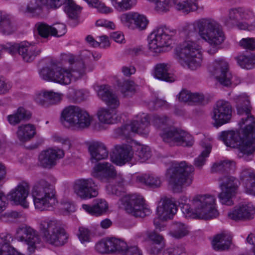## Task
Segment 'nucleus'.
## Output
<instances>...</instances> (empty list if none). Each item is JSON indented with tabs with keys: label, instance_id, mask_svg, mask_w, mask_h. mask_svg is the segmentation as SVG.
Segmentation results:
<instances>
[{
	"label": "nucleus",
	"instance_id": "f257e3e1",
	"mask_svg": "<svg viewBox=\"0 0 255 255\" xmlns=\"http://www.w3.org/2000/svg\"><path fill=\"white\" fill-rule=\"evenodd\" d=\"M219 138L227 146L238 148L240 157L246 161L252 159L255 152V128H234L223 131Z\"/></svg>",
	"mask_w": 255,
	"mask_h": 255
},
{
	"label": "nucleus",
	"instance_id": "f03ea898",
	"mask_svg": "<svg viewBox=\"0 0 255 255\" xmlns=\"http://www.w3.org/2000/svg\"><path fill=\"white\" fill-rule=\"evenodd\" d=\"M184 34L188 38L199 35L200 38L213 47L223 42L225 35L220 23L210 17H203L194 20L186 25Z\"/></svg>",
	"mask_w": 255,
	"mask_h": 255
},
{
	"label": "nucleus",
	"instance_id": "7ed1b4c3",
	"mask_svg": "<svg viewBox=\"0 0 255 255\" xmlns=\"http://www.w3.org/2000/svg\"><path fill=\"white\" fill-rule=\"evenodd\" d=\"M188 198L182 196L179 199V203L182 205L181 210L186 217L209 220L218 215L215 207V196L209 194H197L191 200V206L187 202Z\"/></svg>",
	"mask_w": 255,
	"mask_h": 255
},
{
	"label": "nucleus",
	"instance_id": "20e7f679",
	"mask_svg": "<svg viewBox=\"0 0 255 255\" xmlns=\"http://www.w3.org/2000/svg\"><path fill=\"white\" fill-rule=\"evenodd\" d=\"M85 62L77 60L68 68L59 66L56 62L51 61L50 65L43 67L39 72L41 79L49 82L67 85L72 81L81 79L85 74Z\"/></svg>",
	"mask_w": 255,
	"mask_h": 255
},
{
	"label": "nucleus",
	"instance_id": "39448f33",
	"mask_svg": "<svg viewBox=\"0 0 255 255\" xmlns=\"http://www.w3.org/2000/svg\"><path fill=\"white\" fill-rule=\"evenodd\" d=\"M56 179L47 177L38 180L33 185L31 195L35 208L40 211L49 210L58 203L54 184Z\"/></svg>",
	"mask_w": 255,
	"mask_h": 255
},
{
	"label": "nucleus",
	"instance_id": "423d86ee",
	"mask_svg": "<svg viewBox=\"0 0 255 255\" xmlns=\"http://www.w3.org/2000/svg\"><path fill=\"white\" fill-rule=\"evenodd\" d=\"M194 168L185 161H174L167 170L166 177L174 192H182L184 187L190 186L193 182Z\"/></svg>",
	"mask_w": 255,
	"mask_h": 255
},
{
	"label": "nucleus",
	"instance_id": "0eeeda50",
	"mask_svg": "<svg viewBox=\"0 0 255 255\" xmlns=\"http://www.w3.org/2000/svg\"><path fill=\"white\" fill-rule=\"evenodd\" d=\"M176 58L184 67L195 70L201 65L202 47L195 41L186 40L175 49Z\"/></svg>",
	"mask_w": 255,
	"mask_h": 255
},
{
	"label": "nucleus",
	"instance_id": "6e6552de",
	"mask_svg": "<svg viewBox=\"0 0 255 255\" xmlns=\"http://www.w3.org/2000/svg\"><path fill=\"white\" fill-rule=\"evenodd\" d=\"M60 122L63 126L69 128H88L95 126L96 122L86 110L76 105H69L63 109Z\"/></svg>",
	"mask_w": 255,
	"mask_h": 255
},
{
	"label": "nucleus",
	"instance_id": "1a4fd4ad",
	"mask_svg": "<svg viewBox=\"0 0 255 255\" xmlns=\"http://www.w3.org/2000/svg\"><path fill=\"white\" fill-rule=\"evenodd\" d=\"M176 31L169 27L161 26L155 28L148 36V49L153 56L164 52L165 47L169 46L172 42Z\"/></svg>",
	"mask_w": 255,
	"mask_h": 255
},
{
	"label": "nucleus",
	"instance_id": "9d476101",
	"mask_svg": "<svg viewBox=\"0 0 255 255\" xmlns=\"http://www.w3.org/2000/svg\"><path fill=\"white\" fill-rule=\"evenodd\" d=\"M39 228L43 239L51 245L62 246L68 239L65 231L59 226L56 221L43 219L40 221Z\"/></svg>",
	"mask_w": 255,
	"mask_h": 255
},
{
	"label": "nucleus",
	"instance_id": "9b49d317",
	"mask_svg": "<svg viewBox=\"0 0 255 255\" xmlns=\"http://www.w3.org/2000/svg\"><path fill=\"white\" fill-rule=\"evenodd\" d=\"M221 192L218 197L220 203L227 206H232L234 204L233 200L236 196L239 188L238 179L230 175L221 176L218 179Z\"/></svg>",
	"mask_w": 255,
	"mask_h": 255
},
{
	"label": "nucleus",
	"instance_id": "f8f14e48",
	"mask_svg": "<svg viewBox=\"0 0 255 255\" xmlns=\"http://www.w3.org/2000/svg\"><path fill=\"white\" fill-rule=\"evenodd\" d=\"M120 202L128 213L135 217L143 218L151 213L143 197L139 194L126 195L120 200Z\"/></svg>",
	"mask_w": 255,
	"mask_h": 255
},
{
	"label": "nucleus",
	"instance_id": "ddd939ff",
	"mask_svg": "<svg viewBox=\"0 0 255 255\" xmlns=\"http://www.w3.org/2000/svg\"><path fill=\"white\" fill-rule=\"evenodd\" d=\"M160 135L163 141L170 146L191 147L194 143L192 136L182 128H162Z\"/></svg>",
	"mask_w": 255,
	"mask_h": 255
},
{
	"label": "nucleus",
	"instance_id": "4468645a",
	"mask_svg": "<svg viewBox=\"0 0 255 255\" xmlns=\"http://www.w3.org/2000/svg\"><path fill=\"white\" fill-rule=\"evenodd\" d=\"M72 188L74 193L83 200L90 199L98 195V185L91 177L76 179Z\"/></svg>",
	"mask_w": 255,
	"mask_h": 255
},
{
	"label": "nucleus",
	"instance_id": "2eb2a0df",
	"mask_svg": "<svg viewBox=\"0 0 255 255\" xmlns=\"http://www.w3.org/2000/svg\"><path fill=\"white\" fill-rule=\"evenodd\" d=\"M212 72L220 83L224 86L236 85L240 82V79L232 75L229 69L228 62L224 58H218L214 61Z\"/></svg>",
	"mask_w": 255,
	"mask_h": 255
},
{
	"label": "nucleus",
	"instance_id": "dca6fc26",
	"mask_svg": "<svg viewBox=\"0 0 255 255\" xmlns=\"http://www.w3.org/2000/svg\"><path fill=\"white\" fill-rule=\"evenodd\" d=\"M235 100L238 114H245V118H242L238 122L240 128H255V119L250 114L252 107L249 98L245 94L236 96Z\"/></svg>",
	"mask_w": 255,
	"mask_h": 255
},
{
	"label": "nucleus",
	"instance_id": "f3484780",
	"mask_svg": "<svg viewBox=\"0 0 255 255\" xmlns=\"http://www.w3.org/2000/svg\"><path fill=\"white\" fill-rule=\"evenodd\" d=\"M15 238L18 241L27 246V249L30 253H33L36 245L40 242L37 231L25 225H21L16 229Z\"/></svg>",
	"mask_w": 255,
	"mask_h": 255
},
{
	"label": "nucleus",
	"instance_id": "a211bd4d",
	"mask_svg": "<svg viewBox=\"0 0 255 255\" xmlns=\"http://www.w3.org/2000/svg\"><path fill=\"white\" fill-rule=\"evenodd\" d=\"M5 50H7L11 54H14L17 51L23 60L27 62L32 61L41 52L40 49L37 48L34 45L27 41L13 44H8L5 47Z\"/></svg>",
	"mask_w": 255,
	"mask_h": 255
},
{
	"label": "nucleus",
	"instance_id": "6ab92c4d",
	"mask_svg": "<svg viewBox=\"0 0 255 255\" xmlns=\"http://www.w3.org/2000/svg\"><path fill=\"white\" fill-rule=\"evenodd\" d=\"M255 215V206L249 202L240 203L228 213V218L235 221L251 220Z\"/></svg>",
	"mask_w": 255,
	"mask_h": 255
},
{
	"label": "nucleus",
	"instance_id": "aec40b11",
	"mask_svg": "<svg viewBox=\"0 0 255 255\" xmlns=\"http://www.w3.org/2000/svg\"><path fill=\"white\" fill-rule=\"evenodd\" d=\"M232 106L227 101L220 100L215 105L212 118L214 121V125L221 127L229 122L232 117Z\"/></svg>",
	"mask_w": 255,
	"mask_h": 255
},
{
	"label": "nucleus",
	"instance_id": "412c9836",
	"mask_svg": "<svg viewBox=\"0 0 255 255\" xmlns=\"http://www.w3.org/2000/svg\"><path fill=\"white\" fill-rule=\"evenodd\" d=\"M30 186L26 181H22L9 193L8 196L10 201L16 205H20L24 208L29 207L27 198L29 195Z\"/></svg>",
	"mask_w": 255,
	"mask_h": 255
},
{
	"label": "nucleus",
	"instance_id": "4be33fe9",
	"mask_svg": "<svg viewBox=\"0 0 255 255\" xmlns=\"http://www.w3.org/2000/svg\"><path fill=\"white\" fill-rule=\"evenodd\" d=\"M223 22L226 26L232 27L236 25L241 30L253 31L255 29V20L251 23L240 21V7L230 8L227 17L224 18Z\"/></svg>",
	"mask_w": 255,
	"mask_h": 255
},
{
	"label": "nucleus",
	"instance_id": "5701e85b",
	"mask_svg": "<svg viewBox=\"0 0 255 255\" xmlns=\"http://www.w3.org/2000/svg\"><path fill=\"white\" fill-rule=\"evenodd\" d=\"M115 167L111 163L99 162L94 165L91 174L100 181L107 183L115 175Z\"/></svg>",
	"mask_w": 255,
	"mask_h": 255
},
{
	"label": "nucleus",
	"instance_id": "b1692460",
	"mask_svg": "<svg viewBox=\"0 0 255 255\" xmlns=\"http://www.w3.org/2000/svg\"><path fill=\"white\" fill-rule=\"evenodd\" d=\"M64 153L59 148H49L42 151L39 155L40 166L46 168H51L56 164L57 161L64 157Z\"/></svg>",
	"mask_w": 255,
	"mask_h": 255
},
{
	"label": "nucleus",
	"instance_id": "393cba45",
	"mask_svg": "<svg viewBox=\"0 0 255 255\" xmlns=\"http://www.w3.org/2000/svg\"><path fill=\"white\" fill-rule=\"evenodd\" d=\"M122 23L126 26L140 30L145 29L148 23L146 17L137 12H129L121 16Z\"/></svg>",
	"mask_w": 255,
	"mask_h": 255
},
{
	"label": "nucleus",
	"instance_id": "a878e982",
	"mask_svg": "<svg viewBox=\"0 0 255 255\" xmlns=\"http://www.w3.org/2000/svg\"><path fill=\"white\" fill-rule=\"evenodd\" d=\"M177 210V207L173 199L164 197L159 201L156 213L160 220H167L172 218Z\"/></svg>",
	"mask_w": 255,
	"mask_h": 255
},
{
	"label": "nucleus",
	"instance_id": "bb28decb",
	"mask_svg": "<svg viewBox=\"0 0 255 255\" xmlns=\"http://www.w3.org/2000/svg\"><path fill=\"white\" fill-rule=\"evenodd\" d=\"M88 150L92 162H97L104 160L108 157V151L104 143L98 141L90 142L88 144Z\"/></svg>",
	"mask_w": 255,
	"mask_h": 255
},
{
	"label": "nucleus",
	"instance_id": "cd10ccee",
	"mask_svg": "<svg viewBox=\"0 0 255 255\" xmlns=\"http://www.w3.org/2000/svg\"><path fill=\"white\" fill-rule=\"evenodd\" d=\"M246 193L255 196V171L252 168H243L239 175Z\"/></svg>",
	"mask_w": 255,
	"mask_h": 255
},
{
	"label": "nucleus",
	"instance_id": "c85d7f7f",
	"mask_svg": "<svg viewBox=\"0 0 255 255\" xmlns=\"http://www.w3.org/2000/svg\"><path fill=\"white\" fill-rule=\"evenodd\" d=\"M99 97L111 109H115L120 105L117 95L108 86H101L98 92Z\"/></svg>",
	"mask_w": 255,
	"mask_h": 255
},
{
	"label": "nucleus",
	"instance_id": "c756f323",
	"mask_svg": "<svg viewBox=\"0 0 255 255\" xmlns=\"http://www.w3.org/2000/svg\"><path fill=\"white\" fill-rule=\"evenodd\" d=\"M117 153L112 161L118 165H123L129 162L133 157V151L132 147L124 144L117 147Z\"/></svg>",
	"mask_w": 255,
	"mask_h": 255
},
{
	"label": "nucleus",
	"instance_id": "7c9ffc66",
	"mask_svg": "<svg viewBox=\"0 0 255 255\" xmlns=\"http://www.w3.org/2000/svg\"><path fill=\"white\" fill-rule=\"evenodd\" d=\"M64 6V11L70 19V24L73 26L77 25L79 21V16L81 13V7L73 1L68 0Z\"/></svg>",
	"mask_w": 255,
	"mask_h": 255
},
{
	"label": "nucleus",
	"instance_id": "2f4dec72",
	"mask_svg": "<svg viewBox=\"0 0 255 255\" xmlns=\"http://www.w3.org/2000/svg\"><path fill=\"white\" fill-rule=\"evenodd\" d=\"M82 207L87 213L92 215L99 216L105 213L108 209V204L104 199H97L94 204L91 206L83 204Z\"/></svg>",
	"mask_w": 255,
	"mask_h": 255
},
{
	"label": "nucleus",
	"instance_id": "473e14b6",
	"mask_svg": "<svg viewBox=\"0 0 255 255\" xmlns=\"http://www.w3.org/2000/svg\"><path fill=\"white\" fill-rule=\"evenodd\" d=\"M31 118V113L30 111L24 108L19 107L12 114L7 117L8 123L12 126H15L23 122H26Z\"/></svg>",
	"mask_w": 255,
	"mask_h": 255
},
{
	"label": "nucleus",
	"instance_id": "72a5a7b5",
	"mask_svg": "<svg viewBox=\"0 0 255 255\" xmlns=\"http://www.w3.org/2000/svg\"><path fill=\"white\" fill-rule=\"evenodd\" d=\"M232 237L225 233L217 235L212 241V247L217 251H225L230 248Z\"/></svg>",
	"mask_w": 255,
	"mask_h": 255
},
{
	"label": "nucleus",
	"instance_id": "f704fd0d",
	"mask_svg": "<svg viewBox=\"0 0 255 255\" xmlns=\"http://www.w3.org/2000/svg\"><path fill=\"white\" fill-rule=\"evenodd\" d=\"M169 66L166 63H158L154 68V76L159 80L168 82L175 81V77L168 72Z\"/></svg>",
	"mask_w": 255,
	"mask_h": 255
},
{
	"label": "nucleus",
	"instance_id": "c9c22d12",
	"mask_svg": "<svg viewBox=\"0 0 255 255\" xmlns=\"http://www.w3.org/2000/svg\"><path fill=\"white\" fill-rule=\"evenodd\" d=\"M125 183V179L121 174H117L115 170V175L110 178V181L107 183L106 190L108 194L119 195V188L122 187Z\"/></svg>",
	"mask_w": 255,
	"mask_h": 255
},
{
	"label": "nucleus",
	"instance_id": "e433bc0d",
	"mask_svg": "<svg viewBox=\"0 0 255 255\" xmlns=\"http://www.w3.org/2000/svg\"><path fill=\"white\" fill-rule=\"evenodd\" d=\"M168 0L170 6H174L176 9L182 10L186 13L196 11L198 9L196 0H186L183 2H180L179 0Z\"/></svg>",
	"mask_w": 255,
	"mask_h": 255
},
{
	"label": "nucleus",
	"instance_id": "4c0bfd02",
	"mask_svg": "<svg viewBox=\"0 0 255 255\" xmlns=\"http://www.w3.org/2000/svg\"><path fill=\"white\" fill-rule=\"evenodd\" d=\"M15 27L9 15L0 10V31L3 34L9 35L15 30Z\"/></svg>",
	"mask_w": 255,
	"mask_h": 255
},
{
	"label": "nucleus",
	"instance_id": "58836bf2",
	"mask_svg": "<svg viewBox=\"0 0 255 255\" xmlns=\"http://www.w3.org/2000/svg\"><path fill=\"white\" fill-rule=\"evenodd\" d=\"M201 146L203 150L194 160V165L198 168H201L205 164L206 158L209 156L212 150L211 143L206 139L201 141Z\"/></svg>",
	"mask_w": 255,
	"mask_h": 255
},
{
	"label": "nucleus",
	"instance_id": "ea45409f",
	"mask_svg": "<svg viewBox=\"0 0 255 255\" xmlns=\"http://www.w3.org/2000/svg\"><path fill=\"white\" fill-rule=\"evenodd\" d=\"M136 181L151 188L159 187L161 184L160 178L154 174H143L136 177Z\"/></svg>",
	"mask_w": 255,
	"mask_h": 255
},
{
	"label": "nucleus",
	"instance_id": "a19ab883",
	"mask_svg": "<svg viewBox=\"0 0 255 255\" xmlns=\"http://www.w3.org/2000/svg\"><path fill=\"white\" fill-rule=\"evenodd\" d=\"M189 233V227L181 222H174L172 226L170 234L176 239H181Z\"/></svg>",
	"mask_w": 255,
	"mask_h": 255
},
{
	"label": "nucleus",
	"instance_id": "79ce46f5",
	"mask_svg": "<svg viewBox=\"0 0 255 255\" xmlns=\"http://www.w3.org/2000/svg\"><path fill=\"white\" fill-rule=\"evenodd\" d=\"M46 0H31L25 12L33 15H37L40 13L44 5L46 6Z\"/></svg>",
	"mask_w": 255,
	"mask_h": 255
},
{
	"label": "nucleus",
	"instance_id": "37998d69",
	"mask_svg": "<svg viewBox=\"0 0 255 255\" xmlns=\"http://www.w3.org/2000/svg\"><path fill=\"white\" fill-rule=\"evenodd\" d=\"M135 155L137 156L140 162H145L151 156L150 148L148 146L137 144L136 146Z\"/></svg>",
	"mask_w": 255,
	"mask_h": 255
},
{
	"label": "nucleus",
	"instance_id": "c03bdc74",
	"mask_svg": "<svg viewBox=\"0 0 255 255\" xmlns=\"http://www.w3.org/2000/svg\"><path fill=\"white\" fill-rule=\"evenodd\" d=\"M115 114V111L112 110L111 112L110 110L106 108H100L97 113L99 120L101 123L107 124H112L114 123L113 117Z\"/></svg>",
	"mask_w": 255,
	"mask_h": 255
},
{
	"label": "nucleus",
	"instance_id": "a18cd8bd",
	"mask_svg": "<svg viewBox=\"0 0 255 255\" xmlns=\"http://www.w3.org/2000/svg\"><path fill=\"white\" fill-rule=\"evenodd\" d=\"M235 166L233 161L224 160L215 163L212 167V172H227Z\"/></svg>",
	"mask_w": 255,
	"mask_h": 255
},
{
	"label": "nucleus",
	"instance_id": "49530a36",
	"mask_svg": "<svg viewBox=\"0 0 255 255\" xmlns=\"http://www.w3.org/2000/svg\"><path fill=\"white\" fill-rule=\"evenodd\" d=\"M113 5L120 11L130 9L136 3V0H111Z\"/></svg>",
	"mask_w": 255,
	"mask_h": 255
},
{
	"label": "nucleus",
	"instance_id": "de8ad7c7",
	"mask_svg": "<svg viewBox=\"0 0 255 255\" xmlns=\"http://www.w3.org/2000/svg\"><path fill=\"white\" fill-rule=\"evenodd\" d=\"M149 117L144 113L138 114L134 119H133L128 124L130 128H139V127L145 126H147L149 123Z\"/></svg>",
	"mask_w": 255,
	"mask_h": 255
},
{
	"label": "nucleus",
	"instance_id": "09e8293b",
	"mask_svg": "<svg viewBox=\"0 0 255 255\" xmlns=\"http://www.w3.org/2000/svg\"><path fill=\"white\" fill-rule=\"evenodd\" d=\"M121 92L125 97H131L135 92V83L129 80L124 81L121 86Z\"/></svg>",
	"mask_w": 255,
	"mask_h": 255
},
{
	"label": "nucleus",
	"instance_id": "8fccbe9b",
	"mask_svg": "<svg viewBox=\"0 0 255 255\" xmlns=\"http://www.w3.org/2000/svg\"><path fill=\"white\" fill-rule=\"evenodd\" d=\"M35 134V128H18L16 132L17 137L21 142L30 140Z\"/></svg>",
	"mask_w": 255,
	"mask_h": 255
},
{
	"label": "nucleus",
	"instance_id": "3c124183",
	"mask_svg": "<svg viewBox=\"0 0 255 255\" xmlns=\"http://www.w3.org/2000/svg\"><path fill=\"white\" fill-rule=\"evenodd\" d=\"M239 65L243 68L251 69L254 68L253 56L240 55L237 57Z\"/></svg>",
	"mask_w": 255,
	"mask_h": 255
},
{
	"label": "nucleus",
	"instance_id": "603ef678",
	"mask_svg": "<svg viewBox=\"0 0 255 255\" xmlns=\"http://www.w3.org/2000/svg\"><path fill=\"white\" fill-rule=\"evenodd\" d=\"M239 45L243 49L255 50V38L253 37L242 38L239 41Z\"/></svg>",
	"mask_w": 255,
	"mask_h": 255
},
{
	"label": "nucleus",
	"instance_id": "864d4df0",
	"mask_svg": "<svg viewBox=\"0 0 255 255\" xmlns=\"http://www.w3.org/2000/svg\"><path fill=\"white\" fill-rule=\"evenodd\" d=\"M240 21H249L254 19L255 20V12L253 9L240 7Z\"/></svg>",
	"mask_w": 255,
	"mask_h": 255
},
{
	"label": "nucleus",
	"instance_id": "5fc2aeb1",
	"mask_svg": "<svg viewBox=\"0 0 255 255\" xmlns=\"http://www.w3.org/2000/svg\"><path fill=\"white\" fill-rule=\"evenodd\" d=\"M37 29L39 34L44 37L46 38L49 35H51L52 26L46 23L41 22L36 24Z\"/></svg>",
	"mask_w": 255,
	"mask_h": 255
},
{
	"label": "nucleus",
	"instance_id": "6e6d98bb",
	"mask_svg": "<svg viewBox=\"0 0 255 255\" xmlns=\"http://www.w3.org/2000/svg\"><path fill=\"white\" fill-rule=\"evenodd\" d=\"M78 237L81 243L84 244L91 241V233L87 228L80 227Z\"/></svg>",
	"mask_w": 255,
	"mask_h": 255
},
{
	"label": "nucleus",
	"instance_id": "4d7b16f0",
	"mask_svg": "<svg viewBox=\"0 0 255 255\" xmlns=\"http://www.w3.org/2000/svg\"><path fill=\"white\" fill-rule=\"evenodd\" d=\"M171 120L166 116H153L151 120L152 125L153 126L169 125Z\"/></svg>",
	"mask_w": 255,
	"mask_h": 255
},
{
	"label": "nucleus",
	"instance_id": "13d9d810",
	"mask_svg": "<svg viewBox=\"0 0 255 255\" xmlns=\"http://www.w3.org/2000/svg\"><path fill=\"white\" fill-rule=\"evenodd\" d=\"M134 128H116L117 136L122 138H131L135 136Z\"/></svg>",
	"mask_w": 255,
	"mask_h": 255
},
{
	"label": "nucleus",
	"instance_id": "bf43d9fd",
	"mask_svg": "<svg viewBox=\"0 0 255 255\" xmlns=\"http://www.w3.org/2000/svg\"><path fill=\"white\" fill-rule=\"evenodd\" d=\"M46 94L48 97L49 106L59 103L63 96L61 93L54 92L52 91H46Z\"/></svg>",
	"mask_w": 255,
	"mask_h": 255
},
{
	"label": "nucleus",
	"instance_id": "052dcab7",
	"mask_svg": "<svg viewBox=\"0 0 255 255\" xmlns=\"http://www.w3.org/2000/svg\"><path fill=\"white\" fill-rule=\"evenodd\" d=\"M51 26L52 36L60 37L66 33V25L63 23H55Z\"/></svg>",
	"mask_w": 255,
	"mask_h": 255
},
{
	"label": "nucleus",
	"instance_id": "680f3d73",
	"mask_svg": "<svg viewBox=\"0 0 255 255\" xmlns=\"http://www.w3.org/2000/svg\"><path fill=\"white\" fill-rule=\"evenodd\" d=\"M61 208L66 214H68L75 211V207L73 203L67 199H63L61 202Z\"/></svg>",
	"mask_w": 255,
	"mask_h": 255
},
{
	"label": "nucleus",
	"instance_id": "e2e57ef3",
	"mask_svg": "<svg viewBox=\"0 0 255 255\" xmlns=\"http://www.w3.org/2000/svg\"><path fill=\"white\" fill-rule=\"evenodd\" d=\"M115 247V250H114V253L120 254L121 255H123L128 248V245L125 241L116 238Z\"/></svg>",
	"mask_w": 255,
	"mask_h": 255
},
{
	"label": "nucleus",
	"instance_id": "0e129e2a",
	"mask_svg": "<svg viewBox=\"0 0 255 255\" xmlns=\"http://www.w3.org/2000/svg\"><path fill=\"white\" fill-rule=\"evenodd\" d=\"M107 239H103L98 242L95 245L96 251L102 254H108Z\"/></svg>",
	"mask_w": 255,
	"mask_h": 255
},
{
	"label": "nucleus",
	"instance_id": "69168bd1",
	"mask_svg": "<svg viewBox=\"0 0 255 255\" xmlns=\"http://www.w3.org/2000/svg\"><path fill=\"white\" fill-rule=\"evenodd\" d=\"M147 237L152 242L151 243H155L156 244L164 243L163 237L155 232L152 231L148 232Z\"/></svg>",
	"mask_w": 255,
	"mask_h": 255
},
{
	"label": "nucleus",
	"instance_id": "338daca9",
	"mask_svg": "<svg viewBox=\"0 0 255 255\" xmlns=\"http://www.w3.org/2000/svg\"><path fill=\"white\" fill-rule=\"evenodd\" d=\"M164 247V243L155 244L151 243L148 248V252L150 254L156 255L158 254Z\"/></svg>",
	"mask_w": 255,
	"mask_h": 255
},
{
	"label": "nucleus",
	"instance_id": "774afa93",
	"mask_svg": "<svg viewBox=\"0 0 255 255\" xmlns=\"http://www.w3.org/2000/svg\"><path fill=\"white\" fill-rule=\"evenodd\" d=\"M47 98L48 97L46 94V91H45L38 94L36 96L35 100L38 104L42 106L48 107L49 105Z\"/></svg>",
	"mask_w": 255,
	"mask_h": 255
}]
</instances>
